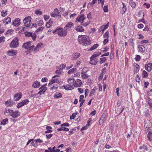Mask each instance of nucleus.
Wrapping results in <instances>:
<instances>
[{
	"instance_id": "nucleus-1",
	"label": "nucleus",
	"mask_w": 152,
	"mask_h": 152,
	"mask_svg": "<svg viewBox=\"0 0 152 152\" xmlns=\"http://www.w3.org/2000/svg\"><path fill=\"white\" fill-rule=\"evenodd\" d=\"M79 42L82 45L87 46L91 44V41L88 37L86 35H79L78 38Z\"/></svg>"
},
{
	"instance_id": "nucleus-2",
	"label": "nucleus",
	"mask_w": 152,
	"mask_h": 152,
	"mask_svg": "<svg viewBox=\"0 0 152 152\" xmlns=\"http://www.w3.org/2000/svg\"><path fill=\"white\" fill-rule=\"evenodd\" d=\"M67 33L65 29L64 30L62 28H58L53 32V34H57L59 36L61 37L66 36Z\"/></svg>"
},
{
	"instance_id": "nucleus-3",
	"label": "nucleus",
	"mask_w": 152,
	"mask_h": 152,
	"mask_svg": "<svg viewBox=\"0 0 152 152\" xmlns=\"http://www.w3.org/2000/svg\"><path fill=\"white\" fill-rule=\"evenodd\" d=\"M19 42L18 38L15 37L11 41L10 45V48H15L19 46Z\"/></svg>"
},
{
	"instance_id": "nucleus-4",
	"label": "nucleus",
	"mask_w": 152,
	"mask_h": 152,
	"mask_svg": "<svg viewBox=\"0 0 152 152\" xmlns=\"http://www.w3.org/2000/svg\"><path fill=\"white\" fill-rule=\"evenodd\" d=\"M31 18L30 16L26 17L23 19V22L26 27H29L31 24Z\"/></svg>"
},
{
	"instance_id": "nucleus-5",
	"label": "nucleus",
	"mask_w": 152,
	"mask_h": 152,
	"mask_svg": "<svg viewBox=\"0 0 152 152\" xmlns=\"http://www.w3.org/2000/svg\"><path fill=\"white\" fill-rule=\"evenodd\" d=\"M29 101L28 99L23 100L21 102L18 103L17 105V107L18 108L22 107L23 106L28 104Z\"/></svg>"
},
{
	"instance_id": "nucleus-6",
	"label": "nucleus",
	"mask_w": 152,
	"mask_h": 152,
	"mask_svg": "<svg viewBox=\"0 0 152 152\" xmlns=\"http://www.w3.org/2000/svg\"><path fill=\"white\" fill-rule=\"evenodd\" d=\"M74 26V24L72 22H69L64 27V29L66 30L67 32L68 31L71 30L72 28Z\"/></svg>"
},
{
	"instance_id": "nucleus-7",
	"label": "nucleus",
	"mask_w": 152,
	"mask_h": 152,
	"mask_svg": "<svg viewBox=\"0 0 152 152\" xmlns=\"http://www.w3.org/2000/svg\"><path fill=\"white\" fill-rule=\"evenodd\" d=\"M47 84L41 86L39 88V89H40L38 93V94L40 95H41L42 94H43L45 92L47 89V88L46 87Z\"/></svg>"
},
{
	"instance_id": "nucleus-8",
	"label": "nucleus",
	"mask_w": 152,
	"mask_h": 152,
	"mask_svg": "<svg viewBox=\"0 0 152 152\" xmlns=\"http://www.w3.org/2000/svg\"><path fill=\"white\" fill-rule=\"evenodd\" d=\"M20 19L19 18H17L13 21L12 23V24L14 26L17 27L20 24Z\"/></svg>"
},
{
	"instance_id": "nucleus-9",
	"label": "nucleus",
	"mask_w": 152,
	"mask_h": 152,
	"mask_svg": "<svg viewBox=\"0 0 152 152\" xmlns=\"http://www.w3.org/2000/svg\"><path fill=\"white\" fill-rule=\"evenodd\" d=\"M20 115V113L18 111L16 110L15 111L12 112V113L11 114V116L13 118H16L19 117Z\"/></svg>"
},
{
	"instance_id": "nucleus-10",
	"label": "nucleus",
	"mask_w": 152,
	"mask_h": 152,
	"mask_svg": "<svg viewBox=\"0 0 152 152\" xmlns=\"http://www.w3.org/2000/svg\"><path fill=\"white\" fill-rule=\"evenodd\" d=\"M22 94L19 92L16 94L14 96V100L15 101H18L21 97Z\"/></svg>"
},
{
	"instance_id": "nucleus-11",
	"label": "nucleus",
	"mask_w": 152,
	"mask_h": 152,
	"mask_svg": "<svg viewBox=\"0 0 152 152\" xmlns=\"http://www.w3.org/2000/svg\"><path fill=\"white\" fill-rule=\"evenodd\" d=\"M90 61L89 62V63L91 64L95 65L98 62L97 59L96 58H94L93 57H91L90 58Z\"/></svg>"
},
{
	"instance_id": "nucleus-12",
	"label": "nucleus",
	"mask_w": 152,
	"mask_h": 152,
	"mask_svg": "<svg viewBox=\"0 0 152 152\" xmlns=\"http://www.w3.org/2000/svg\"><path fill=\"white\" fill-rule=\"evenodd\" d=\"M31 45V42L30 41H28L26 43H24L22 45V47L26 49H28Z\"/></svg>"
},
{
	"instance_id": "nucleus-13",
	"label": "nucleus",
	"mask_w": 152,
	"mask_h": 152,
	"mask_svg": "<svg viewBox=\"0 0 152 152\" xmlns=\"http://www.w3.org/2000/svg\"><path fill=\"white\" fill-rule=\"evenodd\" d=\"M17 53V51L14 50H9L7 52L8 55L11 56L16 55Z\"/></svg>"
},
{
	"instance_id": "nucleus-14",
	"label": "nucleus",
	"mask_w": 152,
	"mask_h": 152,
	"mask_svg": "<svg viewBox=\"0 0 152 152\" xmlns=\"http://www.w3.org/2000/svg\"><path fill=\"white\" fill-rule=\"evenodd\" d=\"M85 19V15L84 14H82L78 16L76 20L82 23L84 21Z\"/></svg>"
},
{
	"instance_id": "nucleus-15",
	"label": "nucleus",
	"mask_w": 152,
	"mask_h": 152,
	"mask_svg": "<svg viewBox=\"0 0 152 152\" xmlns=\"http://www.w3.org/2000/svg\"><path fill=\"white\" fill-rule=\"evenodd\" d=\"M75 80L73 77L69 78L67 80V82L69 85H73V86H74L75 84Z\"/></svg>"
},
{
	"instance_id": "nucleus-16",
	"label": "nucleus",
	"mask_w": 152,
	"mask_h": 152,
	"mask_svg": "<svg viewBox=\"0 0 152 152\" xmlns=\"http://www.w3.org/2000/svg\"><path fill=\"white\" fill-rule=\"evenodd\" d=\"M54 83H60V82L59 80H58V79L53 78V77L50 81V82L49 83L48 85L50 86V85Z\"/></svg>"
},
{
	"instance_id": "nucleus-17",
	"label": "nucleus",
	"mask_w": 152,
	"mask_h": 152,
	"mask_svg": "<svg viewBox=\"0 0 152 152\" xmlns=\"http://www.w3.org/2000/svg\"><path fill=\"white\" fill-rule=\"evenodd\" d=\"M145 68L148 72H150L152 69V63H149L147 65H145Z\"/></svg>"
},
{
	"instance_id": "nucleus-18",
	"label": "nucleus",
	"mask_w": 152,
	"mask_h": 152,
	"mask_svg": "<svg viewBox=\"0 0 152 152\" xmlns=\"http://www.w3.org/2000/svg\"><path fill=\"white\" fill-rule=\"evenodd\" d=\"M82 84V82L79 79H77L76 80L75 82L74 86L76 87H80Z\"/></svg>"
},
{
	"instance_id": "nucleus-19",
	"label": "nucleus",
	"mask_w": 152,
	"mask_h": 152,
	"mask_svg": "<svg viewBox=\"0 0 152 152\" xmlns=\"http://www.w3.org/2000/svg\"><path fill=\"white\" fill-rule=\"evenodd\" d=\"M106 115V114L104 113L102 114L99 121V124H100L101 123H103L105 121Z\"/></svg>"
},
{
	"instance_id": "nucleus-20",
	"label": "nucleus",
	"mask_w": 152,
	"mask_h": 152,
	"mask_svg": "<svg viewBox=\"0 0 152 152\" xmlns=\"http://www.w3.org/2000/svg\"><path fill=\"white\" fill-rule=\"evenodd\" d=\"M62 87H64V89L66 90H72L74 89L73 85H70L69 84L66 85V86H63Z\"/></svg>"
},
{
	"instance_id": "nucleus-21",
	"label": "nucleus",
	"mask_w": 152,
	"mask_h": 152,
	"mask_svg": "<svg viewBox=\"0 0 152 152\" xmlns=\"http://www.w3.org/2000/svg\"><path fill=\"white\" fill-rule=\"evenodd\" d=\"M75 30L77 32H83L84 31V29L83 27L80 26H78L75 29Z\"/></svg>"
},
{
	"instance_id": "nucleus-22",
	"label": "nucleus",
	"mask_w": 152,
	"mask_h": 152,
	"mask_svg": "<svg viewBox=\"0 0 152 152\" xmlns=\"http://www.w3.org/2000/svg\"><path fill=\"white\" fill-rule=\"evenodd\" d=\"M40 86L39 82L37 81H35L32 84V86L33 87L36 88L39 87Z\"/></svg>"
},
{
	"instance_id": "nucleus-23",
	"label": "nucleus",
	"mask_w": 152,
	"mask_h": 152,
	"mask_svg": "<svg viewBox=\"0 0 152 152\" xmlns=\"http://www.w3.org/2000/svg\"><path fill=\"white\" fill-rule=\"evenodd\" d=\"M80 56V54L78 53H75V54H73L72 55V60H76L77 58L79 57Z\"/></svg>"
},
{
	"instance_id": "nucleus-24",
	"label": "nucleus",
	"mask_w": 152,
	"mask_h": 152,
	"mask_svg": "<svg viewBox=\"0 0 152 152\" xmlns=\"http://www.w3.org/2000/svg\"><path fill=\"white\" fill-rule=\"evenodd\" d=\"M81 74L82 78L84 79H87L89 77L88 75L87 74L86 72H82Z\"/></svg>"
},
{
	"instance_id": "nucleus-25",
	"label": "nucleus",
	"mask_w": 152,
	"mask_h": 152,
	"mask_svg": "<svg viewBox=\"0 0 152 152\" xmlns=\"http://www.w3.org/2000/svg\"><path fill=\"white\" fill-rule=\"evenodd\" d=\"M62 96V94L61 93L58 92H56L54 95L53 97L55 98L58 99L61 97Z\"/></svg>"
},
{
	"instance_id": "nucleus-26",
	"label": "nucleus",
	"mask_w": 152,
	"mask_h": 152,
	"mask_svg": "<svg viewBox=\"0 0 152 152\" xmlns=\"http://www.w3.org/2000/svg\"><path fill=\"white\" fill-rule=\"evenodd\" d=\"M53 12L55 13V14L56 17H61L60 14L58 9L56 8L54 9Z\"/></svg>"
},
{
	"instance_id": "nucleus-27",
	"label": "nucleus",
	"mask_w": 152,
	"mask_h": 152,
	"mask_svg": "<svg viewBox=\"0 0 152 152\" xmlns=\"http://www.w3.org/2000/svg\"><path fill=\"white\" fill-rule=\"evenodd\" d=\"M122 4L123 5V7L122 8V10L121 12V14H123L125 13V12L126 10V6L124 3H122Z\"/></svg>"
},
{
	"instance_id": "nucleus-28",
	"label": "nucleus",
	"mask_w": 152,
	"mask_h": 152,
	"mask_svg": "<svg viewBox=\"0 0 152 152\" xmlns=\"http://www.w3.org/2000/svg\"><path fill=\"white\" fill-rule=\"evenodd\" d=\"M148 138V140H149L150 141H151L152 140V132L150 131L148 133L147 135Z\"/></svg>"
},
{
	"instance_id": "nucleus-29",
	"label": "nucleus",
	"mask_w": 152,
	"mask_h": 152,
	"mask_svg": "<svg viewBox=\"0 0 152 152\" xmlns=\"http://www.w3.org/2000/svg\"><path fill=\"white\" fill-rule=\"evenodd\" d=\"M11 18L10 17H8L6 19L4 20L3 21L4 23H5V24H8L9 22H11Z\"/></svg>"
},
{
	"instance_id": "nucleus-30",
	"label": "nucleus",
	"mask_w": 152,
	"mask_h": 152,
	"mask_svg": "<svg viewBox=\"0 0 152 152\" xmlns=\"http://www.w3.org/2000/svg\"><path fill=\"white\" fill-rule=\"evenodd\" d=\"M8 119L6 118L3 120L1 123V124L5 125L8 123Z\"/></svg>"
},
{
	"instance_id": "nucleus-31",
	"label": "nucleus",
	"mask_w": 152,
	"mask_h": 152,
	"mask_svg": "<svg viewBox=\"0 0 152 152\" xmlns=\"http://www.w3.org/2000/svg\"><path fill=\"white\" fill-rule=\"evenodd\" d=\"M58 131H69V129L66 127H61L57 129Z\"/></svg>"
},
{
	"instance_id": "nucleus-32",
	"label": "nucleus",
	"mask_w": 152,
	"mask_h": 152,
	"mask_svg": "<svg viewBox=\"0 0 152 152\" xmlns=\"http://www.w3.org/2000/svg\"><path fill=\"white\" fill-rule=\"evenodd\" d=\"M99 45L97 44H94L93 46H92L91 48L90 49V51H92V50L95 49L97 48V47L99 46Z\"/></svg>"
},
{
	"instance_id": "nucleus-33",
	"label": "nucleus",
	"mask_w": 152,
	"mask_h": 152,
	"mask_svg": "<svg viewBox=\"0 0 152 152\" xmlns=\"http://www.w3.org/2000/svg\"><path fill=\"white\" fill-rule=\"evenodd\" d=\"M78 114V113L77 112H75V113H73L71 116H70V119L71 120L74 119L76 117V115H77Z\"/></svg>"
},
{
	"instance_id": "nucleus-34",
	"label": "nucleus",
	"mask_w": 152,
	"mask_h": 152,
	"mask_svg": "<svg viewBox=\"0 0 152 152\" xmlns=\"http://www.w3.org/2000/svg\"><path fill=\"white\" fill-rule=\"evenodd\" d=\"M37 24L39 26H42L44 24L43 21L42 20H39V21H37Z\"/></svg>"
},
{
	"instance_id": "nucleus-35",
	"label": "nucleus",
	"mask_w": 152,
	"mask_h": 152,
	"mask_svg": "<svg viewBox=\"0 0 152 152\" xmlns=\"http://www.w3.org/2000/svg\"><path fill=\"white\" fill-rule=\"evenodd\" d=\"M90 21H88L87 22H85L84 21H83L82 23H81V25L83 26H86L88 25L90 23Z\"/></svg>"
},
{
	"instance_id": "nucleus-36",
	"label": "nucleus",
	"mask_w": 152,
	"mask_h": 152,
	"mask_svg": "<svg viewBox=\"0 0 152 152\" xmlns=\"http://www.w3.org/2000/svg\"><path fill=\"white\" fill-rule=\"evenodd\" d=\"M77 70L76 68H73L69 70L68 72V73L69 74H71L73 73L75 71Z\"/></svg>"
},
{
	"instance_id": "nucleus-37",
	"label": "nucleus",
	"mask_w": 152,
	"mask_h": 152,
	"mask_svg": "<svg viewBox=\"0 0 152 152\" xmlns=\"http://www.w3.org/2000/svg\"><path fill=\"white\" fill-rule=\"evenodd\" d=\"M148 76V74L147 72L145 71L144 70L143 71L142 73V76L143 78H146Z\"/></svg>"
},
{
	"instance_id": "nucleus-38",
	"label": "nucleus",
	"mask_w": 152,
	"mask_h": 152,
	"mask_svg": "<svg viewBox=\"0 0 152 152\" xmlns=\"http://www.w3.org/2000/svg\"><path fill=\"white\" fill-rule=\"evenodd\" d=\"M7 14V11H4L3 10L1 12V15L2 17H4L6 16Z\"/></svg>"
},
{
	"instance_id": "nucleus-39",
	"label": "nucleus",
	"mask_w": 152,
	"mask_h": 152,
	"mask_svg": "<svg viewBox=\"0 0 152 152\" xmlns=\"http://www.w3.org/2000/svg\"><path fill=\"white\" fill-rule=\"evenodd\" d=\"M58 86L57 85H55L52 87H51L50 90L52 91H54L56 90L58 88Z\"/></svg>"
},
{
	"instance_id": "nucleus-40",
	"label": "nucleus",
	"mask_w": 152,
	"mask_h": 152,
	"mask_svg": "<svg viewBox=\"0 0 152 152\" xmlns=\"http://www.w3.org/2000/svg\"><path fill=\"white\" fill-rule=\"evenodd\" d=\"M35 13L37 15H41L42 14V12L39 10H36Z\"/></svg>"
},
{
	"instance_id": "nucleus-41",
	"label": "nucleus",
	"mask_w": 152,
	"mask_h": 152,
	"mask_svg": "<svg viewBox=\"0 0 152 152\" xmlns=\"http://www.w3.org/2000/svg\"><path fill=\"white\" fill-rule=\"evenodd\" d=\"M43 28V27H39L35 31V33H37V32H39L41 31H42Z\"/></svg>"
},
{
	"instance_id": "nucleus-42",
	"label": "nucleus",
	"mask_w": 152,
	"mask_h": 152,
	"mask_svg": "<svg viewBox=\"0 0 152 152\" xmlns=\"http://www.w3.org/2000/svg\"><path fill=\"white\" fill-rule=\"evenodd\" d=\"M101 54V52H98L96 53H95L91 57H93L94 58H96V57L98 56H100Z\"/></svg>"
},
{
	"instance_id": "nucleus-43",
	"label": "nucleus",
	"mask_w": 152,
	"mask_h": 152,
	"mask_svg": "<svg viewBox=\"0 0 152 152\" xmlns=\"http://www.w3.org/2000/svg\"><path fill=\"white\" fill-rule=\"evenodd\" d=\"M106 57H103L100 58V64H102L105 62L106 60Z\"/></svg>"
},
{
	"instance_id": "nucleus-44",
	"label": "nucleus",
	"mask_w": 152,
	"mask_h": 152,
	"mask_svg": "<svg viewBox=\"0 0 152 152\" xmlns=\"http://www.w3.org/2000/svg\"><path fill=\"white\" fill-rule=\"evenodd\" d=\"M138 48L139 49V50L141 52H143L145 50H144V49L145 48V47L143 46H139Z\"/></svg>"
},
{
	"instance_id": "nucleus-45",
	"label": "nucleus",
	"mask_w": 152,
	"mask_h": 152,
	"mask_svg": "<svg viewBox=\"0 0 152 152\" xmlns=\"http://www.w3.org/2000/svg\"><path fill=\"white\" fill-rule=\"evenodd\" d=\"M129 4L130 6L133 8H135L136 4L134 2H129Z\"/></svg>"
},
{
	"instance_id": "nucleus-46",
	"label": "nucleus",
	"mask_w": 152,
	"mask_h": 152,
	"mask_svg": "<svg viewBox=\"0 0 152 152\" xmlns=\"http://www.w3.org/2000/svg\"><path fill=\"white\" fill-rule=\"evenodd\" d=\"M66 64H62L59 66V68L61 69L62 70L64 68L66 67Z\"/></svg>"
},
{
	"instance_id": "nucleus-47",
	"label": "nucleus",
	"mask_w": 152,
	"mask_h": 152,
	"mask_svg": "<svg viewBox=\"0 0 152 152\" xmlns=\"http://www.w3.org/2000/svg\"><path fill=\"white\" fill-rule=\"evenodd\" d=\"M104 38H107L109 37V32L107 31L103 35Z\"/></svg>"
},
{
	"instance_id": "nucleus-48",
	"label": "nucleus",
	"mask_w": 152,
	"mask_h": 152,
	"mask_svg": "<svg viewBox=\"0 0 152 152\" xmlns=\"http://www.w3.org/2000/svg\"><path fill=\"white\" fill-rule=\"evenodd\" d=\"M25 35L26 37H30L32 35L31 33L26 32L25 33Z\"/></svg>"
},
{
	"instance_id": "nucleus-49",
	"label": "nucleus",
	"mask_w": 152,
	"mask_h": 152,
	"mask_svg": "<svg viewBox=\"0 0 152 152\" xmlns=\"http://www.w3.org/2000/svg\"><path fill=\"white\" fill-rule=\"evenodd\" d=\"M103 10L105 12H107L108 11V7L107 6H104L103 7Z\"/></svg>"
},
{
	"instance_id": "nucleus-50",
	"label": "nucleus",
	"mask_w": 152,
	"mask_h": 152,
	"mask_svg": "<svg viewBox=\"0 0 152 152\" xmlns=\"http://www.w3.org/2000/svg\"><path fill=\"white\" fill-rule=\"evenodd\" d=\"M31 145L33 146L34 147H35L37 145V143L35 140L33 142H32L31 143Z\"/></svg>"
},
{
	"instance_id": "nucleus-51",
	"label": "nucleus",
	"mask_w": 152,
	"mask_h": 152,
	"mask_svg": "<svg viewBox=\"0 0 152 152\" xmlns=\"http://www.w3.org/2000/svg\"><path fill=\"white\" fill-rule=\"evenodd\" d=\"M61 69H59L56 70L55 72V73L56 74H58V75H61Z\"/></svg>"
},
{
	"instance_id": "nucleus-52",
	"label": "nucleus",
	"mask_w": 152,
	"mask_h": 152,
	"mask_svg": "<svg viewBox=\"0 0 152 152\" xmlns=\"http://www.w3.org/2000/svg\"><path fill=\"white\" fill-rule=\"evenodd\" d=\"M135 60L137 61H139L140 60L141 58L140 56L138 55H137L135 58Z\"/></svg>"
},
{
	"instance_id": "nucleus-53",
	"label": "nucleus",
	"mask_w": 152,
	"mask_h": 152,
	"mask_svg": "<svg viewBox=\"0 0 152 152\" xmlns=\"http://www.w3.org/2000/svg\"><path fill=\"white\" fill-rule=\"evenodd\" d=\"M136 68L134 70V71L136 73L137 72H138L139 71V66L137 64H136Z\"/></svg>"
},
{
	"instance_id": "nucleus-54",
	"label": "nucleus",
	"mask_w": 152,
	"mask_h": 152,
	"mask_svg": "<svg viewBox=\"0 0 152 152\" xmlns=\"http://www.w3.org/2000/svg\"><path fill=\"white\" fill-rule=\"evenodd\" d=\"M95 89L94 88L91 90V91L90 92V96H91L94 94L95 93Z\"/></svg>"
},
{
	"instance_id": "nucleus-55",
	"label": "nucleus",
	"mask_w": 152,
	"mask_h": 152,
	"mask_svg": "<svg viewBox=\"0 0 152 152\" xmlns=\"http://www.w3.org/2000/svg\"><path fill=\"white\" fill-rule=\"evenodd\" d=\"M12 111L13 110H11L9 109L8 110H6L4 112V113H10L11 114Z\"/></svg>"
},
{
	"instance_id": "nucleus-56",
	"label": "nucleus",
	"mask_w": 152,
	"mask_h": 152,
	"mask_svg": "<svg viewBox=\"0 0 152 152\" xmlns=\"http://www.w3.org/2000/svg\"><path fill=\"white\" fill-rule=\"evenodd\" d=\"M136 80L137 82H140V78L139 76L138 75H137L136 77Z\"/></svg>"
},
{
	"instance_id": "nucleus-57",
	"label": "nucleus",
	"mask_w": 152,
	"mask_h": 152,
	"mask_svg": "<svg viewBox=\"0 0 152 152\" xmlns=\"http://www.w3.org/2000/svg\"><path fill=\"white\" fill-rule=\"evenodd\" d=\"M109 48L106 47L104 48V50H102V51L104 52L105 53L107 52V51H108L109 50Z\"/></svg>"
},
{
	"instance_id": "nucleus-58",
	"label": "nucleus",
	"mask_w": 152,
	"mask_h": 152,
	"mask_svg": "<svg viewBox=\"0 0 152 152\" xmlns=\"http://www.w3.org/2000/svg\"><path fill=\"white\" fill-rule=\"evenodd\" d=\"M92 17V15L91 14V13H89L87 15V18H88L89 20L90 19H91Z\"/></svg>"
},
{
	"instance_id": "nucleus-59",
	"label": "nucleus",
	"mask_w": 152,
	"mask_h": 152,
	"mask_svg": "<svg viewBox=\"0 0 152 152\" xmlns=\"http://www.w3.org/2000/svg\"><path fill=\"white\" fill-rule=\"evenodd\" d=\"M98 86L99 87V91H102V85L100 84H99L98 85Z\"/></svg>"
},
{
	"instance_id": "nucleus-60",
	"label": "nucleus",
	"mask_w": 152,
	"mask_h": 152,
	"mask_svg": "<svg viewBox=\"0 0 152 152\" xmlns=\"http://www.w3.org/2000/svg\"><path fill=\"white\" fill-rule=\"evenodd\" d=\"M88 89L86 88L85 90V97L86 96L88 95Z\"/></svg>"
},
{
	"instance_id": "nucleus-61",
	"label": "nucleus",
	"mask_w": 152,
	"mask_h": 152,
	"mask_svg": "<svg viewBox=\"0 0 152 152\" xmlns=\"http://www.w3.org/2000/svg\"><path fill=\"white\" fill-rule=\"evenodd\" d=\"M46 137L47 139H50L53 136V134H50L46 135Z\"/></svg>"
},
{
	"instance_id": "nucleus-62",
	"label": "nucleus",
	"mask_w": 152,
	"mask_h": 152,
	"mask_svg": "<svg viewBox=\"0 0 152 152\" xmlns=\"http://www.w3.org/2000/svg\"><path fill=\"white\" fill-rule=\"evenodd\" d=\"M31 36L33 40L34 41L36 38V35L35 34H33V35L32 34V35Z\"/></svg>"
},
{
	"instance_id": "nucleus-63",
	"label": "nucleus",
	"mask_w": 152,
	"mask_h": 152,
	"mask_svg": "<svg viewBox=\"0 0 152 152\" xmlns=\"http://www.w3.org/2000/svg\"><path fill=\"white\" fill-rule=\"evenodd\" d=\"M49 18V16L47 15H44V19L45 21L48 20Z\"/></svg>"
},
{
	"instance_id": "nucleus-64",
	"label": "nucleus",
	"mask_w": 152,
	"mask_h": 152,
	"mask_svg": "<svg viewBox=\"0 0 152 152\" xmlns=\"http://www.w3.org/2000/svg\"><path fill=\"white\" fill-rule=\"evenodd\" d=\"M34 45H32V46H30V48H29V50L30 51H32L33 49H34Z\"/></svg>"
}]
</instances>
